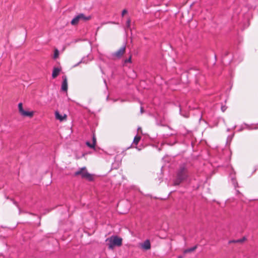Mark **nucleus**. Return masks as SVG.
<instances>
[{
	"mask_svg": "<svg viewBox=\"0 0 258 258\" xmlns=\"http://www.w3.org/2000/svg\"><path fill=\"white\" fill-rule=\"evenodd\" d=\"M189 172L184 165L180 166L176 172V178L173 181L174 185H178L181 182L186 180L189 176Z\"/></svg>",
	"mask_w": 258,
	"mask_h": 258,
	"instance_id": "1",
	"label": "nucleus"
},
{
	"mask_svg": "<svg viewBox=\"0 0 258 258\" xmlns=\"http://www.w3.org/2000/svg\"><path fill=\"white\" fill-rule=\"evenodd\" d=\"M108 242V247L109 249H112L115 246H120L122 244V239L116 235H112L106 239Z\"/></svg>",
	"mask_w": 258,
	"mask_h": 258,
	"instance_id": "2",
	"label": "nucleus"
},
{
	"mask_svg": "<svg viewBox=\"0 0 258 258\" xmlns=\"http://www.w3.org/2000/svg\"><path fill=\"white\" fill-rule=\"evenodd\" d=\"M75 176H81L82 178L87 179L89 181H92L94 180L93 175L88 172L87 170L85 167H82L74 173Z\"/></svg>",
	"mask_w": 258,
	"mask_h": 258,
	"instance_id": "3",
	"label": "nucleus"
},
{
	"mask_svg": "<svg viewBox=\"0 0 258 258\" xmlns=\"http://www.w3.org/2000/svg\"><path fill=\"white\" fill-rule=\"evenodd\" d=\"M91 18V17L90 16H86L84 14L81 13L74 18L71 21V23L72 25H76L80 20L86 21L90 20Z\"/></svg>",
	"mask_w": 258,
	"mask_h": 258,
	"instance_id": "4",
	"label": "nucleus"
},
{
	"mask_svg": "<svg viewBox=\"0 0 258 258\" xmlns=\"http://www.w3.org/2000/svg\"><path fill=\"white\" fill-rule=\"evenodd\" d=\"M18 109L20 113L23 116H28L32 117L34 115L33 111H25L23 109L22 103H19L18 104Z\"/></svg>",
	"mask_w": 258,
	"mask_h": 258,
	"instance_id": "5",
	"label": "nucleus"
},
{
	"mask_svg": "<svg viewBox=\"0 0 258 258\" xmlns=\"http://www.w3.org/2000/svg\"><path fill=\"white\" fill-rule=\"evenodd\" d=\"M126 46L124 45L117 51L112 54V56L117 58H120L124 53L125 51Z\"/></svg>",
	"mask_w": 258,
	"mask_h": 258,
	"instance_id": "6",
	"label": "nucleus"
},
{
	"mask_svg": "<svg viewBox=\"0 0 258 258\" xmlns=\"http://www.w3.org/2000/svg\"><path fill=\"white\" fill-rule=\"evenodd\" d=\"M62 78V83L61 84V89L63 91H67L68 90V80L67 76H63Z\"/></svg>",
	"mask_w": 258,
	"mask_h": 258,
	"instance_id": "7",
	"label": "nucleus"
},
{
	"mask_svg": "<svg viewBox=\"0 0 258 258\" xmlns=\"http://www.w3.org/2000/svg\"><path fill=\"white\" fill-rule=\"evenodd\" d=\"M55 116L56 119L59 120L60 121H62L67 119V115L64 114L63 115L59 114L58 111H55Z\"/></svg>",
	"mask_w": 258,
	"mask_h": 258,
	"instance_id": "8",
	"label": "nucleus"
},
{
	"mask_svg": "<svg viewBox=\"0 0 258 258\" xmlns=\"http://www.w3.org/2000/svg\"><path fill=\"white\" fill-rule=\"evenodd\" d=\"M61 70V68H54L53 69V71H52V78L53 79H55V78H56L58 76Z\"/></svg>",
	"mask_w": 258,
	"mask_h": 258,
	"instance_id": "9",
	"label": "nucleus"
},
{
	"mask_svg": "<svg viewBox=\"0 0 258 258\" xmlns=\"http://www.w3.org/2000/svg\"><path fill=\"white\" fill-rule=\"evenodd\" d=\"M142 247L145 249L148 250L151 248V244L149 240H146L142 245Z\"/></svg>",
	"mask_w": 258,
	"mask_h": 258,
	"instance_id": "10",
	"label": "nucleus"
},
{
	"mask_svg": "<svg viewBox=\"0 0 258 258\" xmlns=\"http://www.w3.org/2000/svg\"><path fill=\"white\" fill-rule=\"evenodd\" d=\"M141 136L138 135L136 136L134 139V141L132 144L133 146H137L141 140Z\"/></svg>",
	"mask_w": 258,
	"mask_h": 258,
	"instance_id": "11",
	"label": "nucleus"
},
{
	"mask_svg": "<svg viewBox=\"0 0 258 258\" xmlns=\"http://www.w3.org/2000/svg\"><path fill=\"white\" fill-rule=\"evenodd\" d=\"M246 240L245 237H243L242 238L236 240H230L229 241V243H242Z\"/></svg>",
	"mask_w": 258,
	"mask_h": 258,
	"instance_id": "12",
	"label": "nucleus"
},
{
	"mask_svg": "<svg viewBox=\"0 0 258 258\" xmlns=\"http://www.w3.org/2000/svg\"><path fill=\"white\" fill-rule=\"evenodd\" d=\"M196 248H197V246H194V247H191L190 248H188V249H185L184 251V252L185 253H186L190 252H192V251H194Z\"/></svg>",
	"mask_w": 258,
	"mask_h": 258,
	"instance_id": "13",
	"label": "nucleus"
},
{
	"mask_svg": "<svg viewBox=\"0 0 258 258\" xmlns=\"http://www.w3.org/2000/svg\"><path fill=\"white\" fill-rule=\"evenodd\" d=\"M58 55H59V51L58 50V49H55L54 50V56H53V57L54 58H56L58 57Z\"/></svg>",
	"mask_w": 258,
	"mask_h": 258,
	"instance_id": "14",
	"label": "nucleus"
},
{
	"mask_svg": "<svg viewBox=\"0 0 258 258\" xmlns=\"http://www.w3.org/2000/svg\"><path fill=\"white\" fill-rule=\"evenodd\" d=\"M86 144L87 145V146L92 149H94L95 147V146L94 145V144L90 143L89 142H87Z\"/></svg>",
	"mask_w": 258,
	"mask_h": 258,
	"instance_id": "15",
	"label": "nucleus"
},
{
	"mask_svg": "<svg viewBox=\"0 0 258 258\" xmlns=\"http://www.w3.org/2000/svg\"><path fill=\"white\" fill-rule=\"evenodd\" d=\"M131 19L130 18L128 19V20L126 21V27L127 28H130V25H131Z\"/></svg>",
	"mask_w": 258,
	"mask_h": 258,
	"instance_id": "16",
	"label": "nucleus"
},
{
	"mask_svg": "<svg viewBox=\"0 0 258 258\" xmlns=\"http://www.w3.org/2000/svg\"><path fill=\"white\" fill-rule=\"evenodd\" d=\"M132 56L131 55L128 59L124 60V63L131 62Z\"/></svg>",
	"mask_w": 258,
	"mask_h": 258,
	"instance_id": "17",
	"label": "nucleus"
},
{
	"mask_svg": "<svg viewBox=\"0 0 258 258\" xmlns=\"http://www.w3.org/2000/svg\"><path fill=\"white\" fill-rule=\"evenodd\" d=\"M92 141H93L92 144H94V145L95 146L96 144V138H95L94 135H93V136Z\"/></svg>",
	"mask_w": 258,
	"mask_h": 258,
	"instance_id": "18",
	"label": "nucleus"
},
{
	"mask_svg": "<svg viewBox=\"0 0 258 258\" xmlns=\"http://www.w3.org/2000/svg\"><path fill=\"white\" fill-rule=\"evenodd\" d=\"M127 12V10L124 9L122 11L121 16L123 17Z\"/></svg>",
	"mask_w": 258,
	"mask_h": 258,
	"instance_id": "19",
	"label": "nucleus"
},
{
	"mask_svg": "<svg viewBox=\"0 0 258 258\" xmlns=\"http://www.w3.org/2000/svg\"><path fill=\"white\" fill-rule=\"evenodd\" d=\"M140 111L141 113H143L144 112V108L143 107H141Z\"/></svg>",
	"mask_w": 258,
	"mask_h": 258,
	"instance_id": "20",
	"label": "nucleus"
},
{
	"mask_svg": "<svg viewBox=\"0 0 258 258\" xmlns=\"http://www.w3.org/2000/svg\"><path fill=\"white\" fill-rule=\"evenodd\" d=\"M221 110H222L223 112L225 111V110H226V107L225 106H222Z\"/></svg>",
	"mask_w": 258,
	"mask_h": 258,
	"instance_id": "21",
	"label": "nucleus"
}]
</instances>
